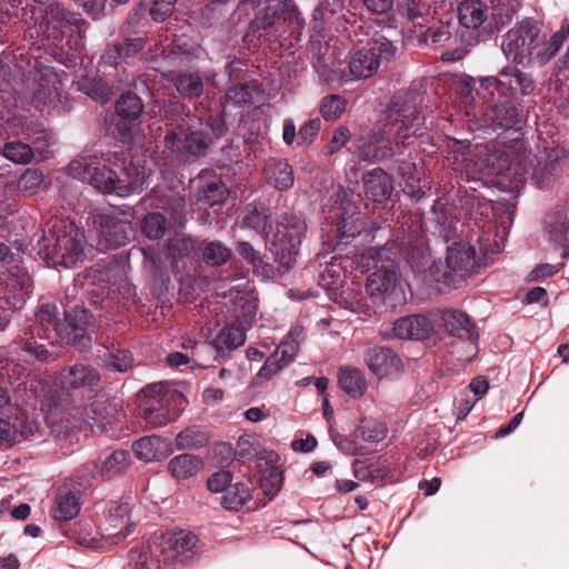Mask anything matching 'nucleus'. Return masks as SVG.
Masks as SVG:
<instances>
[{
    "label": "nucleus",
    "instance_id": "nucleus-42",
    "mask_svg": "<svg viewBox=\"0 0 569 569\" xmlns=\"http://www.w3.org/2000/svg\"><path fill=\"white\" fill-rule=\"evenodd\" d=\"M196 240L186 233H176L166 246V253L169 258L176 260L188 257L196 250Z\"/></svg>",
    "mask_w": 569,
    "mask_h": 569
},
{
    "label": "nucleus",
    "instance_id": "nucleus-62",
    "mask_svg": "<svg viewBox=\"0 0 569 569\" xmlns=\"http://www.w3.org/2000/svg\"><path fill=\"white\" fill-rule=\"evenodd\" d=\"M286 365L278 357V352H273L264 362L258 372V377L262 379H271L276 376Z\"/></svg>",
    "mask_w": 569,
    "mask_h": 569
},
{
    "label": "nucleus",
    "instance_id": "nucleus-18",
    "mask_svg": "<svg viewBox=\"0 0 569 569\" xmlns=\"http://www.w3.org/2000/svg\"><path fill=\"white\" fill-rule=\"evenodd\" d=\"M363 361L378 379L398 375L402 371L399 356L388 347L375 346L365 350Z\"/></svg>",
    "mask_w": 569,
    "mask_h": 569
},
{
    "label": "nucleus",
    "instance_id": "nucleus-41",
    "mask_svg": "<svg viewBox=\"0 0 569 569\" xmlns=\"http://www.w3.org/2000/svg\"><path fill=\"white\" fill-rule=\"evenodd\" d=\"M487 152H482L479 150L478 154L482 158L481 170H483L487 174H501L509 168V159L508 156L495 149H488L486 147Z\"/></svg>",
    "mask_w": 569,
    "mask_h": 569
},
{
    "label": "nucleus",
    "instance_id": "nucleus-17",
    "mask_svg": "<svg viewBox=\"0 0 569 569\" xmlns=\"http://www.w3.org/2000/svg\"><path fill=\"white\" fill-rule=\"evenodd\" d=\"M262 10L258 11L250 22V31L256 32L273 26L280 14H286V19L295 21L298 28L303 27V19L297 11L292 0H277L276 2L263 3Z\"/></svg>",
    "mask_w": 569,
    "mask_h": 569
},
{
    "label": "nucleus",
    "instance_id": "nucleus-8",
    "mask_svg": "<svg viewBox=\"0 0 569 569\" xmlns=\"http://www.w3.org/2000/svg\"><path fill=\"white\" fill-rule=\"evenodd\" d=\"M475 249L469 243L459 241L448 247L445 261L435 262L431 276L437 282L457 287L475 267Z\"/></svg>",
    "mask_w": 569,
    "mask_h": 569
},
{
    "label": "nucleus",
    "instance_id": "nucleus-30",
    "mask_svg": "<svg viewBox=\"0 0 569 569\" xmlns=\"http://www.w3.org/2000/svg\"><path fill=\"white\" fill-rule=\"evenodd\" d=\"M130 455L126 450H116L108 456L102 465L98 467L94 462L88 465L93 477L100 476L103 479H111L124 472L129 467Z\"/></svg>",
    "mask_w": 569,
    "mask_h": 569
},
{
    "label": "nucleus",
    "instance_id": "nucleus-6",
    "mask_svg": "<svg viewBox=\"0 0 569 569\" xmlns=\"http://www.w3.org/2000/svg\"><path fill=\"white\" fill-rule=\"evenodd\" d=\"M197 537L190 532H166L156 537L148 546V551L140 556V563L146 569H159L160 563L183 561L192 553Z\"/></svg>",
    "mask_w": 569,
    "mask_h": 569
},
{
    "label": "nucleus",
    "instance_id": "nucleus-54",
    "mask_svg": "<svg viewBox=\"0 0 569 569\" xmlns=\"http://www.w3.org/2000/svg\"><path fill=\"white\" fill-rule=\"evenodd\" d=\"M493 16L501 23H508L517 12L520 0H491Z\"/></svg>",
    "mask_w": 569,
    "mask_h": 569
},
{
    "label": "nucleus",
    "instance_id": "nucleus-26",
    "mask_svg": "<svg viewBox=\"0 0 569 569\" xmlns=\"http://www.w3.org/2000/svg\"><path fill=\"white\" fill-rule=\"evenodd\" d=\"M233 313L238 325L248 329L252 326L257 316L258 300L250 290H232Z\"/></svg>",
    "mask_w": 569,
    "mask_h": 569
},
{
    "label": "nucleus",
    "instance_id": "nucleus-9",
    "mask_svg": "<svg viewBox=\"0 0 569 569\" xmlns=\"http://www.w3.org/2000/svg\"><path fill=\"white\" fill-rule=\"evenodd\" d=\"M210 143L209 133L191 123L190 118L183 119L181 123L167 124L164 146L171 153L182 158L197 157L203 153Z\"/></svg>",
    "mask_w": 569,
    "mask_h": 569
},
{
    "label": "nucleus",
    "instance_id": "nucleus-50",
    "mask_svg": "<svg viewBox=\"0 0 569 569\" xmlns=\"http://www.w3.org/2000/svg\"><path fill=\"white\" fill-rule=\"evenodd\" d=\"M206 441V435L197 427L187 428L180 431L176 437V443L179 450L199 448L203 446Z\"/></svg>",
    "mask_w": 569,
    "mask_h": 569
},
{
    "label": "nucleus",
    "instance_id": "nucleus-33",
    "mask_svg": "<svg viewBox=\"0 0 569 569\" xmlns=\"http://www.w3.org/2000/svg\"><path fill=\"white\" fill-rule=\"evenodd\" d=\"M338 383L352 398L362 397L367 390V380L363 372L351 366L340 368Z\"/></svg>",
    "mask_w": 569,
    "mask_h": 569
},
{
    "label": "nucleus",
    "instance_id": "nucleus-45",
    "mask_svg": "<svg viewBox=\"0 0 569 569\" xmlns=\"http://www.w3.org/2000/svg\"><path fill=\"white\" fill-rule=\"evenodd\" d=\"M174 86L179 93L188 99H194L201 96L203 82L197 73H181L176 78Z\"/></svg>",
    "mask_w": 569,
    "mask_h": 569
},
{
    "label": "nucleus",
    "instance_id": "nucleus-25",
    "mask_svg": "<svg viewBox=\"0 0 569 569\" xmlns=\"http://www.w3.org/2000/svg\"><path fill=\"white\" fill-rule=\"evenodd\" d=\"M132 450L138 459L149 462L167 458L172 452V446L159 436H150L136 441Z\"/></svg>",
    "mask_w": 569,
    "mask_h": 569
},
{
    "label": "nucleus",
    "instance_id": "nucleus-52",
    "mask_svg": "<svg viewBox=\"0 0 569 569\" xmlns=\"http://www.w3.org/2000/svg\"><path fill=\"white\" fill-rule=\"evenodd\" d=\"M3 156L14 163L26 164L32 158V150L27 143L12 141L3 146Z\"/></svg>",
    "mask_w": 569,
    "mask_h": 569
},
{
    "label": "nucleus",
    "instance_id": "nucleus-35",
    "mask_svg": "<svg viewBox=\"0 0 569 569\" xmlns=\"http://www.w3.org/2000/svg\"><path fill=\"white\" fill-rule=\"evenodd\" d=\"M6 287L9 291L14 292V297L19 301H23L32 289V281L27 271L19 267L13 266L8 270V276L3 279Z\"/></svg>",
    "mask_w": 569,
    "mask_h": 569
},
{
    "label": "nucleus",
    "instance_id": "nucleus-7",
    "mask_svg": "<svg viewBox=\"0 0 569 569\" xmlns=\"http://www.w3.org/2000/svg\"><path fill=\"white\" fill-rule=\"evenodd\" d=\"M147 398L143 407V418L153 428H159L176 420L179 416V406L184 401L181 393L154 383L143 389Z\"/></svg>",
    "mask_w": 569,
    "mask_h": 569
},
{
    "label": "nucleus",
    "instance_id": "nucleus-31",
    "mask_svg": "<svg viewBox=\"0 0 569 569\" xmlns=\"http://www.w3.org/2000/svg\"><path fill=\"white\" fill-rule=\"evenodd\" d=\"M340 221L337 227V238L340 244H347L352 238L361 233L359 212L351 203L338 208Z\"/></svg>",
    "mask_w": 569,
    "mask_h": 569
},
{
    "label": "nucleus",
    "instance_id": "nucleus-59",
    "mask_svg": "<svg viewBox=\"0 0 569 569\" xmlns=\"http://www.w3.org/2000/svg\"><path fill=\"white\" fill-rule=\"evenodd\" d=\"M178 0H153L150 16L156 22H162L169 18Z\"/></svg>",
    "mask_w": 569,
    "mask_h": 569
},
{
    "label": "nucleus",
    "instance_id": "nucleus-49",
    "mask_svg": "<svg viewBox=\"0 0 569 569\" xmlns=\"http://www.w3.org/2000/svg\"><path fill=\"white\" fill-rule=\"evenodd\" d=\"M347 100L340 94H329L322 98L320 113L326 121L337 120L346 110Z\"/></svg>",
    "mask_w": 569,
    "mask_h": 569
},
{
    "label": "nucleus",
    "instance_id": "nucleus-12",
    "mask_svg": "<svg viewBox=\"0 0 569 569\" xmlns=\"http://www.w3.org/2000/svg\"><path fill=\"white\" fill-rule=\"evenodd\" d=\"M383 130L393 146L395 153H401L402 148L423 134L422 122L410 107L390 108Z\"/></svg>",
    "mask_w": 569,
    "mask_h": 569
},
{
    "label": "nucleus",
    "instance_id": "nucleus-53",
    "mask_svg": "<svg viewBox=\"0 0 569 569\" xmlns=\"http://www.w3.org/2000/svg\"><path fill=\"white\" fill-rule=\"evenodd\" d=\"M282 485V473L277 467L267 469L260 480V487L263 492L271 499L280 490Z\"/></svg>",
    "mask_w": 569,
    "mask_h": 569
},
{
    "label": "nucleus",
    "instance_id": "nucleus-15",
    "mask_svg": "<svg viewBox=\"0 0 569 569\" xmlns=\"http://www.w3.org/2000/svg\"><path fill=\"white\" fill-rule=\"evenodd\" d=\"M92 229L97 234L100 250L124 246L130 238L131 224L109 213H97Z\"/></svg>",
    "mask_w": 569,
    "mask_h": 569
},
{
    "label": "nucleus",
    "instance_id": "nucleus-10",
    "mask_svg": "<svg viewBox=\"0 0 569 569\" xmlns=\"http://www.w3.org/2000/svg\"><path fill=\"white\" fill-rule=\"evenodd\" d=\"M535 89L531 77L516 68H505L497 77L482 78L480 80V90L485 100L495 101L496 96L499 99H511L520 93L527 96Z\"/></svg>",
    "mask_w": 569,
    "mask_h": 569
},
{
    "label": "nucleus",
    "instance_id": "nucleus-16",
    "mask_svg": "<svg viewBox=\"0 0 569 569\" xmlns=\"http://www.w3.org/2000/svg\"><path fill=\"white\" fill-rule=\"evenodd\" d=\"M88 280L91 284L97 286L91 291L97 296H109L119 291L123 297L132 296L133 289L122 278L121 271L117 266L97 267L88 272Z\"/></svg>",
    "mask_w": 569,
    "mask_h": 569
},
{
    "label": "nucleus",
    "instance_id": "nucleus-63",
    "mask_svg": "<svg viewBox=\"0 0 569 569\" xmlns=\"http://www.w3.org/2000/svg\"><path fill=\"white\" fill-rule=\"evenodd\" d=\"M48 14L61 24H78L80 21L76 14L67 11L59 3L50 4Z\"/></svg>",
    "mask_w": 569,
    "mask_h": 569
},
{
    "label": "nucleus",
    "instance_id": "nucleus-51",
    "mask_svg": "<svg viewBox=\"0 0 569 569\" xmlns=\"http://www.w3.org/2000/svg\"><path fill=\"white\" fill-rule=\"evenodd\" d=\"M166 218L160 212L148 213L142 222L141 230L149 239H159L166 231Z\"/></svg>",
    "mask_w": 569,
    "mask_h": 569
},
{
    "label": "nucleus",
    "instance_id": "nucleus-43",
    "mask_svg": "<svg viewBox=\"0 0 569 569\" xmlns=\"http://www.w3.org/2000/svg\"><path fill=\"white\" fill-rule=\"evenodd\" d=\"M387 428L383 423L363 419L355 430V438L368 443H378L386 438Z\"/></svg>",
    "mask_w": 569,
    "mask_h": 569
},
{
    "label": "nucleus",
    "instance_id": "nucleus-36",
    "mask_svg": "<svg viewBox=\"0 0 569 569\" xmlns=\"http://www.w3.org/2000/svg\"><path fill=\"white\" fill-rule=\"evenodd\" d=\"M251 498L248 482L232 483L221 496L220 503L226 510L238 511Z\"/></svg>",
    "mask_w": 569,
    "mask_h": 569
},
{
    "label": "nucleus",
    "instance_id": "nucleus-64",
    "mask_svg": "<svg viewBox=\"0 0 569 569\" xmlns=\"http://www.w3.org/2000/svg\"><path fill=\"white\" fill-rule=\"evenodd\" d=\"M132 355L127 350L117 351L112 359L108 362L111 370L123 372L127 371L132 363Z\"/></svg>",
    "mask_w": 569,
    "mask_h": 569
},
{
    "label": "nucleus",
    "instance_id": "nucleus-61",
    "mask_svg": "<svg viewBox=\"0 0 569 569\" xmlns=\"http://www.w3.org/2000/svg\"><path fill=\"white\" fill-rule=\"evenodd\" d=\"M232 476L230 471H219L213 473L208 479V488L212 492H221L223 493L232 483Z\"/></svg>",
    "mask_w": 569,
    "mask_h": 569
},
{
    "label": "nucleus",
    "instance_id": "nucleus-40",
    "mask_svg": "<svg viewBox=\"0 0 569 569\" xmlns=\"http://www.w3.org/2000/svg\"><path fill=\"white\" fill-rule=\"evenodd\" d=\"M80 506V500L74 493H62L56 500L52 516L58 521H69L79 513Z\"/></svg>",
    "mask_w": 569,
    "mask_h": 569
},
{
    "label": "nucleus",
    "instance_id": "nucleus-46",
    "mask_svg": "<svg viewBox=\"0 0 569 569\" xmlns=\"http://www.w3.org/2000/svg\"><path fill=\"white\" fill-rule=\"evenodd\" d=\"M222 353L218 351L213 342L201 341L193 342L190 346V357L191 361L199 367L207 368L209 367L212 360H216Z\"/></svg>",
    "mask_w": 569,
    "mask_h": 569
},
{
    "label": "nucleus",
    "instance_id": "nucleus-13",
    "mask_svg": "<svg viewBox=\"0 0 569 569\" xmlns=\"http://www.w3.org/2000/svg\"><path fill=\"white\" fill-rule=\"evenodd\" d=\"M31 101L37 109L48 114H61L71 109L61 79L49 69L41 73Z\"/></svg>",
    "mask_w": 569,
    "mask_h": 569
},
{
    "label": "nucleus",
    "instance_id": "nucleus-58",
    "mask_svg": "<svg viewBox=\"0 0 569 569\" xmlns=\"http://www.w3.org/2000/svg\"><path fill=\"white\" fill-rule=\"evenodd\" d=\"M321 128V120L313 118L303 123L298 131V143L310 144L318 136Z\"/></svg>",
    "mask_w": 569,
    "mask_h": 569
},
{
    "label": "nucleus",
    "instance_id": "nucleus-60",
    "mask_svg": "<svg viewBox=\"0 0 569 569\" xmlns=\"http://www.w3.org/2000/svg\"><path fill=\"white\" fill-rule=\"evenodd\" d=\"M43 176L39 170L28 169L20 179V186L29 194H34L42 183Z\"/></svg>",
    "mask_w": 569,
    "mask_h": 569
},
{
    "label": "nucleus",
    "instance_id": "nucleus-24",
    "mask_svg": "<svg viewBox=\"0 0 569 569\" xmlns=\"http://www.w3.org/2000/svg\"><path fill=\"white\" fill-rule=\"evenodd\" d=\"M365 193L376 202L390 198L393 186L391 177L381 168H375L362 177Z\"/></svg>",
    "mask_w": 569,
    "mask_h": 569
},
{
    "label": "nucleus",
    "instance_id": "nucleus-23",
    "mask_svg": "<svg viewBox=\"0 0 569 569\" xmlns=\"http://www.w3.org/2000/svg\"><path fill=\"white\" fill-rule=\"evenodd\" d=\"M131 506L128 500L112 502L109 509L108 526L104 528L106 536L111 539L112 543H118L130 533Z\"/></svg>",
    "mask_w": 569,
    "mask_h": 569
},
{
    "label": "nucleus",
    "instance_id": "nucleus-11",
    "mask_svg": "<svg viewBox=\"0 0 569 569\" xmlns=\"http://www.w3.org/2000/svg\"><path fill=\"white\" fill-rule=\"evenodd\" d=\"M368 49L356 51L349 59V70L355 79H367L375 74L383 62L396 53L392 41L383 34H376Z\"/></svg>",
    "mask_w": 569,
    "mask_h": 569
},
{
    "label": "nucleus",
    "instance_id": "nucleus-37",
    "mask_svg": "<svg viewBox=\"0 0 569 569\" xmlns=\"http://www.w3.org/2000/svg\"><path fill=\"white\" fill-rule=\"evenodd\" d=\"M267 174L270 183L282 191L293 186V170L291 166L282 160H271L267 166Z\"/></svg>",
    "mask_w": 569,
    "mask_h": 569
},
{
    "label": "nucleus",
    "instance_id": "nucleus-32",
    "mask_svg": "<svg viewBox=\"0 0 569 569\" xmlns=\"http://www.w3.org/2000/svg\"><path fill=\"white\" fill-rule=\"evenodd\" d=\"M442 325L451 335L461 339H472L475 336V326L469 317L459 310H446L441 315Z\"/></svg>",
    "mask_w": 569,
    "mask_h": 569
},
{
    "label": "nucleus",
    "instance_id": "nucleus-4",
    "mask_svg": "<svg viewBox=\"0 0 569 569\" xmlns=\"http://www.w3.org/2000/svg\"><path fill=\"white\" fill-rule=\"evenodd\" d=\"M57 315L54 303L40 300L34 323L26 333L28 337L20 341L23 352L30 359L49 362L56 358L42 341H48L51 346L62 343V332H66V328Z\"/></svg>",
    "mask_w": 569,
    "mask_h": 569
},
{
    "label": "nucleus",
    "instance_id": "nucleus-27",
    "mask_svg": "<svg viewBox=\"0 0 569 569\" xmlns=\"http://www.w3.org/2000/svg\"><path fill=\"white\" fill-rule=\"evenodd\" d=\"M500 99L496 96L490 110L486 113L487 121L491 126L502 129H512L519 123L518 109L510 102V99ZM491 102L490 100H487Z\"/></svg>",
    "mask_w": 569,
    "mask_h": 569
},
{
    "label": "nucleus",
    "instance_id": "nucleus-56",
    "mask_svg": "<svg viewBox=\"0 0 569 569\" xmlns=\"http://www.w3.org/2000/svg\"><path fill=\"white\" fill-rule=\"evenodd\" d=\"M226 98L231 104L240 107L251 102L252 92L247 84L238 83L229 88Z\"/></svg>",
    "mask_w": 569,
    "mask_h": 569
},
{
    "label": "nucleus",
    "instance_id": "nucleus-48",
    "mask_svg": "<svg viewBox=\"0 0 569 569\" xmlns=\"http://www.w3.org/2000/svg\"><path fill=\"white\" fill-rule=\"evenodd\" d=\"M301 335V329H291L274 351L278 352V357L286 366L295 359L299 350Z\"/></svg>",
    "mask_w": 569,
    "mask_h": 569
},
{
    "label": "nucleus",
    "instance_id": "nucleus-28",
    "mask_svg": "<svg viewBox=\"0 0 569 569\" xmlns=\"http://www.w3.org/2000/svg\"><path fill=\"white\" fill-rule=\"evenodd\" d=\"M99 380L98 372L84 365H74L64 369L59 376V382L64 389L92 387Z\"/></svg>",
    "mask_w": 569,
    "mask_h": 569
},
{
    "label": "nucleus",
    "instance_id": "nucleus-3",
    "mask_svg": "<svg viewBox=\"0 0 569 569\" xmlns=\"http://www.w3.org/2000/svg\"><path fill=\"white\" fill-rule=\"evenodd\" d=\"M357 267L362 272L370 269L375 271L367 279V292L370 296L371 303L362 298L350 301V309L353 312L372 315L377 312V302H386L396 293L399 286V276L393 259V252L387 244L369 248L361 253L357 261Z\"/></svg>",
    "mask_w": 569,
    "mask_h": 569
},
{
    "label": "nucleus",
    "instance_id": "nucleus-38",
    "mask_svg": "<svg viewBox=\"0 0 569 569\" xmlns=\"http://www.w3.org/2000/svg\"><path fill=\"white\" fill-rule=\"evenodd\" d=\"M143 111V103L139 96L132 92L122 93L116 103V113L127 122L137 121Z\"/></svg>",
    "mask_w": 569,
    "mask_h": 569
},
{
    "label": "nucleus",
    "instance_id": "nucleus-57",
    "mask_svg": "<svg viewBox=\"0 0 569 569\" xmlns=\"http://www.w3.org/2000/svg\"><path fill=\"white\" fill-rule=\"evenodd\" d=\"M350 139V130L347 126H339L329 141V143L325 147V154L332 156L338 152Z\"/></svg>",
    "mask_w": 569,
    "mask_h": 569
},
{
    "label": "nucleus",
    "instance_id": "nucleus-47",
    "mask_svg": "<svg viewBox=\"0 0 569 569\" xmlns=\"http://www.w3.org/2000/svg\"><path fill=\"white\" fill-rule=\"evenodd\" d=\"M230 257L231 250L218 240L207 242L202 249V260L211 267L224 264Z\"/></svg>",
    "mask_w": 569,
    "mask_h": 569
},
{
    "label": "nucleus",
    "instance_id": "nucleus-19",
    "mask_svg": "<svg viewBox=\"0 0 569 569\" xmlns=\"http://www.w3.org/2000/svg\"><path fill=\"white\" fill-rule=\"evenodd\" d=\"M89 322L90 317L83 307L74 306L66 310L64 321L62 322L66 332H62V342L87 348L91 341L90 337L86 333Z\"/></svg>",
    "mask_w": 569,
    "mask_h": 569
},
{
    "label": "nucleus",
    "instance_id": "nucleus-39",
    "mask_svg": "<svg viewBox=\"0 0 569 569\" xmlns=\"http://www.w3.org/2000/svg\"><path fill=\"white\" fill-rule=\"evenodd\" d=\"M247 329L242 326H226L212 341L220 353L226 349H236L243 345Z\"/></svg>",
    "mask_w": 569,
    "mask_h": 569
},
{
    "label": "nucleus",
    "instance_id": "nucleus-55",
    "mask_svg": "<svg viewBox=\"0 0 569 569\" xmlns=\"http://www.w3.org/2000/svg\"><path fill=\"white\" fill-rule=\"evenodd\" d=\"M242 226L254 230L257 233H263L269 226L268 216L263 210L252 209L243 218Z\"/></svg>",
    "mask_w": 569,
    "mask_h": 569
},
{
    "label": "nucleus",
    "instance_id": "nucleus-14",
    "mask_svg": "<svg viewBox=\"0 0 569 569\" xmlns=\"http://www.w3.org/2000/svg\"><path fill=\"white\" fill-rule=\"evenodd\" d=\"M53 248L48 254L54 253L61 258L66 267L76 266L83 256L86 237L83 232L71 222L56 221L52 224Z\"/></svg>",
    "mask_w": 569,
    "mask_h": 569
},
{
    "label": "nucleus",
    "instance_id": "nucleus-2",
    "mask_svg": "<svg viewBox=\"0 0 569 569\" xmlns=\"http://www.w3.org/2000/svg\"><path fill=\"white\" fill-rule=\"evenodd\" d=\"M568 36L567 22L548 39L541 24L533 19H526L506 33L501 49L507 59L515 63L543 64L559 51Z\"/></svg>",
    "mask_w": 569,
    "mask_h": 569
},
{
    "label": "nucleus",
    "instance_id": "nucleus-5",
    "mask_svg": "<svg viewBox=\"0 0 569 569\" xmlns=\"http://www.w3.org/2000/svg\"><path fill=\"white\" fill-rule=\"evenodd\" d=\"M306 229L307 226L300 217L284 213L279 218L276 231L267 237L270 252L284 270L296 263Z\"/></svg>",
    "mask_w": 569,
    "mask_h": 569
},
{
    "label": "nucleus",
    "instance_id": "nucleus-1",
    "mask_svg": "<svg viewBox=\"0 0 569 569\" xmlns=\"http://www.w3.org/2000/svg\"><path fill=\"white\" fill-rule=\"evenodd\" d=\"M98 156H81L69 164L72 177L91 184L102 193L128 197L142 191L148 170L144 166L124 157L116 161Z\"/></svg>",
    "mask_w": 569,
    "mask_h": 569
},
{
    "label": "nucleus",
    "instance_id": "nucleus-21",
    "mask_svg": "<svg viewBox=\"0 0 569 569\" xmlns=\"http://www.w3.org/2000/svg\"><path fill=\"white\" fill-rule=\"evenodd\" d=\"M392 330L400 339L423 340L433 333L435 323L427 316L411 315L396 320Z\"/></svg>",
    "mask_w": 569,
    "mask_h": 569
},
{
    "label": "nucleus",
    "instance_id": "nucleus-22",
    "mask_svg": "<svg viewBox=\"0 0 569 569\" xmlns=\"http://www.w3.org/2000/svg\"><path fill=\"white\" fill-rule=\"evenodd\" d=\"M198 201L208 206H214L223 202L227 197V189L221 179L211 171H201L192 180Z\"/></svg>",
    "mask_w": 569,
    "mask_h": 569
},
{
    "label": "nucleus",
    "instance_id": "nucleus-44",
    "mask_svg": "<svg viewBox=\"0 0 569 569\" xmlns=\"http://www.w3.org/2000/svg\"><path fill=\"white\" fill-rule=\"evenodd\" d=\"M36 430L37 427L33 422H27L21 426V429H17V427L11 426L8 420L0 418V440L7 443L27 440Z\"/></svg>",
    "mask_w": 569,
    "mask_h": 569
},
{
    "label": "nucleus",
    "instance_id": "nucleus-34",
    "mask_svg": "<svg viewBox=\"0 0 569 569\" xmlns=\"http://www.w3.org/2000/svg\"><path fill=\"white\" fill-rule=\"evenodd\" d=\"M203 467L200 457L191 453H182L173 457L168 465V470L177 480H184L196 476Z\"/></svg>",
    "mask_w": 569,
    "mask_h": 569
},
{
    "label": "nucleus",
    "instance_id": "nucleus-29",
    "mask_svg": "<svg viewBox=\"0 0 569 569\" xmlns=\"http://www.w3.org/2000/svg\"><path fill=\"white\" fill-rule=\"evenodd\" d=\"M459 24L475 32L487 20V6L481 0H463L458 7Z\"/></svg>",
    "mask_w": 569,
    "mask_h": 569
},
{
    "label": "nucleus",
    "instance_id": "nucleus-20",
    "mask_svg": "<svg viewBox=\"0 0 569 569\" xmlns=\"http://www.w3.org/2000/svg\"><path fill=\"white\" fill-rule=\"evenodd\" d=\"M356 154L361 161L377 162L395 154L393 146L386 132H375L358 139Z\"/></svg>",
    "mask_w": 569,
    "mask_h": 569
}]
</instances>
